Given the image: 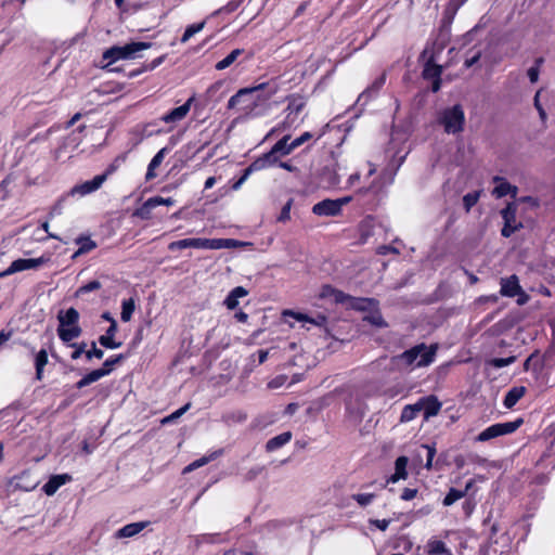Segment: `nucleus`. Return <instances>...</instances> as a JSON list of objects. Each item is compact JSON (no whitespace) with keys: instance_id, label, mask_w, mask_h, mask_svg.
<instances>
[{"instance_id":"nucleus-43","label":"nucleus","mask_w":555,"mask_h":555,"mask_svg":"<svg viewBox=\"0 0 555 555\" xmlns=\"http://www.w3.org/2000/svg\"><path fill=\"white\" fill-rule=\"evenodd\" d=\"M106 322H109L108 328H106V347H120V343H115L114 334L116 331V321L109 317L106 312Z\"/></svg>"},{"instance_id":"nucleus-16","label":"nucleus","mask_w":555,"mask_h":555,"mask_svg":"<svg viewBox=\"0 0 555 555\" xmlns=\"http://www.w3.org/2000/svg\"><path fill=\"white\" fill-rule=\"evenodd\" d=\"M101 288L102 283L99 280H94L79 287L75 293V297L89 302L100 297Z\"/></svg>"},{"instance_id":"nucleus-45","label":"nucleus","mask_w":555,"mask_h":555,"mask_svg":"<svg viewBox=\"0 0 555 555\" xmlns=\"http://www.w3.org/2000/svg\"><path fill=\"white\" fill-rule=\"evenodd\" d=\"M166 59V55H160L156 59H154L152 62L144 64L141 68L134 69L129 74V77L137 76L139 74H142L144 72L153 70L156 67H158Z\"/></svg>"},{"instance_id":"nucleus-64","label":"nucleus","mask_w":555,"mask_h":555,"mask_svg":"<svg viewBox=\"0 0 555 555\" xmlns=\"http://www.w3.org/2000/svg\"><path fill=\"white\" fill-rule=\"evenodd\" d=\"M153 199L156 204V207L160 205L172 206L176 203V201L171 197L164 198L162 196H153Z\"/></svg>"},{"instance_id":"nucleus-60","label":"nucleus","mask_w":555,"mask_h":555,"mask_svg":"<svg viewBox=\"0 0 555 555\" xmlns=\"http://www.w3.org/2000/svg\"><path fill=\"white\" fill-rule=\"evenodd\" d=\"M376 254L380 256H386L388 254L399 255L400 250L392 245H380L377 247Z\"/></svg>"},{"instance_id":"nucleus-21","label":"nucleus","mask_w":555,"mask_h":555,"mask_svg":"<svg viewBox=\"0 0 555 555\" xmlns=\"http://www.w3.org/2000/svg\"><path fill=\"white\" fill-rule=\"evenodd\" d=\"M312 212L317 216H337L340 214L339 204L335 199H323L312 207Z\"/></svg>"},{"instance_id":"nucleus-26","label":"nucleus","mask_w":555,"mask_h":555,"mask_svg":"<svg viewBox=\"0 0 555 555\" xmlns=\"http://www.w3.org/2000/svg\"><path fill=\"white\" fill-rule=\"evenodd\" d=\"M408 462L406 456H399L395 462V473L388 478L387 482L395 483L400 479H405L408 477Z\"/></svg>"},{"instance_id":"nucleus-30","label":"nucleus","mask_w":555,"mask_h":555,"mask_svg":"<svg viewBox=\"0 0 555 555\" xmlns=\"http://www.w3.org/2000/svg\"><path fill=\"white\" fill-rule=\"evenodd\" d=\"M271 149L276 153L279 159L289 155L294 151L291 143V135L285 134Z\"/></svg>"},{"instance_id":"nucleus-57","label":"nucleus","mask_w":555,"mask_h":555,"mask_svg":"<svg viewBox=\"0 0 555 555\" xmlns=\"http://www.w3.org/2000/svg\"><path fill=\"white\" fill-rule=\"evenodd\" d=\"M312 138H313V134L309 131H306V132L301 133L299 137L292 140L291 143H292L293 149L296 150L297 147L301 146L306 142L310 141Z\"/></svg>"},{"instance_id":"nucleus-61","label":"nucleus","mask_w":555,"mask_h":555,"mask_svg":"<svg viewBox=\"0 0 555 555\" xmlns=\"http://www.w3.org/2000/svg\"><path fill=\"white\" fill-rule=\"evenodd\" d=\"M391 520L390 519H369V524L371 526H375L382 531H386L389 527Z\"/></svg>"},{"instance_id":"nucleus-20","label":"nucleus","mask_w":555,"mask_h":555,"mask_svg":"<svg viewBox=\"0 0 555 555\" xmlns=\"http://www.w3.org/2000/svg\"><path fill=\"white\" fill-rule=\"evenodd\" d=\"M522 293L521 286L517 275L513 274L509 278L501 279L500 294L505 297H515Z\"/></svg>"},{"instance_id":"nucleus-49","label":"nucleus","mask_w":555,"mask_h":555,"mask_svg":"<svg viewBox=\"0 0 555 555\" xmlns=\"http://www.w3.org/2000/svg\"><path fill=\"white\" fill-rule=\"evenodd\" d=\"M102 375H104V369L95 370V371H93V372L89 373L88 375H86L83 378H81V379L78 382L77 386H78L79 388L85 387V386H87V385H89V384H91V383H93V382H95V380L100 379V377H101Z\"/></svg>"},{"instance_id":"nucleus-28","label":"nucleus","mask_w":555,"mask_h":555,"mask_svg":"<svg viewBox=\"0 0 555 555\" xmlns=\"http://www.w3.org/2000/svg\"><path fill=\"white\" fill-rule=\"evenodd\" d=\"M526 393V387L516 386L511 388L504 397L503 404L506 409H512Z\"/></svg>"},{"instance_id":"nucleus-35","label":"nucleus","mask_w":555,"mask_h":555,"mask_svg":"<svg viewBox=\"0 0 555 555\" xmlns=\"http://www.w3.org/2000/svg\"><path fill=\"white\" fill-rule=\"evenodd\" d=\"M156 208V204L153 197L147 198L139 208L135 209L134 216L142 220H150L153 217V209Z\"/></svg>"},{"instance_id":"nucleus-1","label":"nucleus","mask_w":555,"mask_h":555,"mask_svg":"<svg viewBox=\"0 0 555 555\" xmlns=\"http://www.w3.org/2000/svg\"><path fill=\"white\" fill-rule=\"evenodd\" d=\"M276 92L278 86L270 82L242 88L229 99L227 108L237 111L243 118L260 117Z\"/></svg>"},{"instance_id":"nucleus-27","label":"nucleus","mask_w":555,"mask_h":555,"mask_svg":"<svg viewBox=\"0 0 555 555\" xmlns=\"http://www.w3.org/2000/svg\"><path fill=\"white\" fill-rule=\"evenodd\" d=\"M248 295V291L243 286L234 287L225 297L224 305L229 310H234L238 306V299Z\"/></svg>"},{"instance_id":"nucleus-44","label":"nucleus","mask_w":555,"mask_h":555,"mask_svg":"<svg viewBox=\"0 0 555 555\" xmlns=\"http://www.w3.org/2000/svg\"><path fill=\"white\" fill-rule=\"evenodd\" d=\"M340 294L345 295L346 293L333 287L332 285L326 284V285L322 286L320 297L321 298L332 297L335 304L341 305V301L338 300Z\"/></svg>"},{"instance_id":"nucleus-48","label":"nucleus","mask_w":555,"mask_h":555,"mask_svg":"<svg viewBox=\"0 0 555 555\" xmlns=\"http://www.w3.org/2000/svg\"><path fill=\"white\" fill-rule=\"evenodd\" d=\"M481 191H474L463 196V206L466 212H468L479 201Z\"/></svg>"},{"instance_id":"nucleus-56","label":"nucleus","mask_w":555,"mask_h":555,"mask_svg":"<svg viewBox=\"0 0 555 555\" xmlns=\"http://www.w3.org/2000/svg\"><path fill=\"white\" fill-rule=\"evenodd\" d=\"M374 498L375 495L373 493H358L352 495V499L361 506L371 504Z\"/></svg>"},{"instance_id":"nucleus-15","label":"nucleus","mask_w":555,"mask_h":555,"mask_svg":"<svg viewBox=\"0 0 555 555\" xmlns=\"http://www.w3.org/2000/svg\"><path fill=\"white\" fill-rule=\"evenodd\" d=\"M48 261H49V258H47L44 256H41L39 258H29V259L20 258V259L14 260L9 266V273L14 274V273L25 271V270L37 269V268L41 267L42 264L47 263Z\"/></svg>"},{"instance_id":"nucleus-25","label":"nucleus","mask_w":555,"mask_h":555,"mask_svg":"<svg viewBox=\"0 0 555 555\" xmlns=\"http://www.w3.org/2000/svg\"><path fill=\"white\" fill-rule=\"evenodd\" d=\"M149 525L147 521L131 522L120 528L115 537L116 538H131L140 533Z\"/></svg>"},{"instance_id":"nucleus-36","label":"nucleus","mask_w":555,"mask_h":555,"mask_svg":"<svg viewBox=\"0 0 555 555\" xmlns=\"http://www.w3.org/2000/svg\"><path fill=\"white\" fill-rule=\"evenodd\" d=\"M442 74V67L435 64L433 60H428L423 69V78L426 80L440 78Z\"/></svg>"},{"instance_id":"nucleus-55","label":"nucleus","mask_w":555,"mask_h":555,"mask_svg":"<svg viewBox=\"0 0 555 555\" xmlns=\"http://www.w3.org/2000/svg\"><path fill=\"white\" fill-rule=\"evenodd\" d=\"M293 205V198H289L285 205L282 207L281 212L278 217L279 222L285 223L286 221L291 220V209Z\"/></svg>"},{"instance_id":"nucleus-8","label":"nucleus","mask_w":555,"mask_h":555,"mask_svg":"<svg viewBox=\"0 0 555 555\" xmlns=\"http://www.w3.org/2000/svg\"><path fill=\"white\" fill-rule=\"evenodd\" d=\"M279 162L280 159L276 157V153L270 149V151L257 157L247 168L244 169L240 179L233 184V189L237 190L253 172L275 167Z\"/></svg>"},{"instance_id":"nucleus-23","label":"nucleus","mask_w":555,"mask_h":555,"mask_svg":"<svg viewBox=\"0 0 555 555\" xmlns=\"http://www.w3.org/2000/svg\"><path fill=\"white\" fill-rule=\"evenodd\" d=\"M421 410L424 412V418L429 420L437 415L441 409V403L435 396H428L418 400Z\"/></svg>"},{"instance_id":"nucleus-39","label":"nucleus","mask_w":555,"mask_h":555,"mask_svg":"<svg viewBox=\"0 0 555 555\" xmlns=\"http://www.w3.org/2000/svg\"><path fill=\"white\" fill-rule=\"evenodd\" d=\"M243 52H244L243 49H234L224 59L217 62V64L215 65L216 69L223 70V69L228 68L237 60V57L241 54H243Z\"/></svg>"},{"instance_id":"nucleus-40","label":"nucleus","mask_w":555,"mask_h":555,"mask_svg":"<svg viewBox=\"0 0 555 555\" xmlns=\"http://www.w3.org/2000/svg\"><path fill=\"white\" fill-rule=\"evenodd\" d=\"M134 309H135V301L132 297H130L128 299H124L121 302V313H120L121 321H124V322L130 321L132 318V314L134 312Z\"/></svg>"},{"instance_id":"nucleus-14","label":"nucleus","mask_w":555,"mask_h":555,"mask_svg":"<svg viewBox=\"0 0 555 555\" xmlns=\"http://www.w3.org/2000/svg\"><path fill=\"white\" fill-rule=\"evenodd\" d=\"M317 353L314 349H300L299 352L293 357V365L309 370L315 366L320 361Z\"/></svg>"},{"instance_id":"nucleus-51","label":"nucleus","mask_w":555,"mask_h":555,"mask_svg":"<svg viewBox=\"0 0 555 555\" xmlns=\"http://www.w3.org/2000/svg\"><path fill=\"white\" fill-rule=\"evenodd\" d=\"M459 10H460L459 8H456L455 5L448 2L444 8V11H443V17H442L443 25L452 24Z\"/></svg>"},{"instance_id":"nucleus-6","label":"nucleus","mask_w":555,"mask_h":555,"mask_svg":"<svg viewBox=\"0 0 555 555\" xmlns=\"http://www.w3.org/2000/svg\"><path fill=\"white\" fill-rule=\"evenodd\" d=\"M57 333L63 341L67 343L79 336V313L75 308H69L65 311H60L57 314Z\"/></svg>"},{"instance_id":"nucleus-18","label":"nucleus","mask_w":555,"mask_h":555,"mask_svg":"<svg viewBox=\"0 0 555 555\" xmlns=\"http://www.w3.org/2000/svg\"><path fill=\"white\" fill-rule=\"evenodd\" d=\"M287 101V119L292 121L304 111L307 105V100L304 95L294 93L286 96Z\"/></svg>"},{"instance_id":"nucleus-53","label":"nucleus","mask_w":555,"mask_h":555,"mask_svg":"<svg viewBox=\"0 0 555 555\" xmlns=\"http://www.w3.org/2000/svg\"><path fill=\"white\" fill-rule=\"evenodd\" d=\"M543 62H544L543 57H538L534 62L535 64L528 69L527 74H528L529 80L532 83L538 81L539 74H540V66L542 65Z\"/></svg>"},{"instance_id":"nucleus-4","label":"nucleus","mask_w":555,"mask_h":555,"mask_svg":"<svg viewBox=\"0 0 555 555\" xmlns=\"http://www.w3.org/2000/svg\"><path fill=\"white\" fill-rule=\"evenodd\" d=\"M236 243L233 238L192 237L171 242L168 249L171 251L184 248L223 249L232 248L236 246Z\"/></svg>"},{"instance_id":"nucleus-34","label":"nucleus","mask_w":555,"mask_h":555,"mask_svg":"<svg viewBox=\"0 0 555 555\" xmlns=\"http://www.w3.org/2000/svg\"><path fill=\"white\" fill-rule=\"evenodd\" d=\"M222 454V450H217V451H212L211 453H209L208 455H205V456H202L201 459H197L195 460L194 462H192L191 464H189L185 468H184V473H188V472H192L194 469H197L206 464H208L209 462L218 459L220 455Z\"/></svg>"},{"instance_id":"nucleus-22","label":"nucleus","mask_w":555,"mask_h":555,"mask_svg":"<svg viewBox=\"0 0 555 555\" xmlns=\"http://www.w3.org/2000/svg\"><path fill=\"white\" fill-rule=\"evenodd\" d=\"M493 181L498 183L493 190V194L498 198L504 197L506 195H511L512 198H516L518 194V188L516 185L511 184L506 181L505 178L499 176H495Z\"/></svg>"},{"instance_id":"nucleus-33","label":"nucleus","mask_w":555,"mask_h":555,"mask_svg":"<svg viewBox=\"0 0 555 555\" xmlns=\"http://www.w3.org/2000/svg\"><path fill=\"white\" fill-rule=\"evenodd\" d=\"M167 152V149L164 147L162 150H159L155 155L154 157L152 158V160L150 162L149 166H147V171H146V175H145V179L149 181V180H152L156 177V173H155V169L157 167L160 166V164L163 163L164 158H165V154Z\"/></svg>"},{"instance_id":"nucleus-41","label":"nucleus","mask_w":555,"mask_h":555,"mask_svg":"<svg viewBox=\"0 0 555 555\" xmlns=\"http://www.w3.org/2000/svg\"><path fill=\"white\" fill-rule=\"evenodd\" d=\"M542 366L543 361L538 350L530 354L524 363V369L526 371H539L542 369Z\"/></svg>"},{"instance_id":"nucleus-62","label":"nucleus","mask_w":555,"mask_h":555,"mask_svg":"<svg viewBox=\"0 0 555 555\" xmlns=\"http://www.w3.org/2000/svg\"><path fill=\"white\" fill-rule=\"evenodd\" d=\"M285 382H286V376L280 375V376H276L275 378H273L272 380H270L268 384V387L271 389H276V388L282 387Z\"/></svg>"},{"instance_id":"nucleus-19","label":"nucleus","mask_w":555,"mask_h":555,"mask_svg":"<svg viewBox=\"0 0 555 555\" xmlns=\"http://www.w3.org/2000/svg\"><path fill=\"white\" fill-rule=\"evenodd\" d=\"M81 128L78 131H73L55 151L56 159H61L67 152L75 151L81 143Z\"/></svg>"},{"instance_id":"nucleus-31","label":"nucleus","mask_w":555,"mask_h":555,"mask_svg":"<svg viewBox=\"0 0 555 555\" xmlns=\"http://www.w3.org/2000/svg\"><path fill=\"white\" fill-rule=\"evenodd\" d=\"M292 439V433L291 431H284L271 439H269L266 443V450L268 452H273L286 443H288Z\"/></svg>"},{"instance_id":"nucleus-24","label":"nucleus","mask_w":555,"mask_h":555,"mask_svg":"<svg viewBox=\"0 0 555 555\" xmlns=\"http://www.w3.org/2000/svg\"><path fill=\"white\" fill-rule=\"evenodd\" d=\"M70 480L72 476L68 474L53 475L43 486V491L47 495H53L63 485Z\"/></svg>"},{"instance_id":"nucleus-11","label":"nucleus","mask_w":555,"mask_h":555,"mask_svg":"<svg viewBox=\"0 0 555 555\" xmlns=\"http://www.w3.org/2000/svg\"><path fill=\"white\" fill-rule=\"evenodd\" d=\"M338 300L341 301V305L346 307L348 310H354L360 312H367L373 307L379 305V301L375 298L370 297H353L349 294L339 295Z\"/></svg>"},{"instance_id":"nucleus-3","label":"nucleus","mask_w":555,"mask_h":555,"mask_svg":"<svg viewBox=\"0 0 555 555\" xmlns=\"http://www.w3.org/2000/svg\"><path fill=\"white\" fill-rule=\"evenodd\" d=\"M151 47L152 42L133 41L121 47L114 46L106 49V73L119 70V67L115 66L118 60H131L135 56L137 52L150 49Z\"/></svg>"},{"instance_id":"nucleus-63","label":"nucleus","mask_w":555,"mask_h":555,"mask_svg":"<svg viewBox=\"0 0 555 555\" xmlns=\"http://www.w3.org/2000/svg\"><path fill=\"white\" fill-rule=\"evenodd\" d=\"M263 472V467L262 466H256V467H253L250 468L246 475H245V479L248 480V481H251L254 480L258 475H260L261 473Z\"/></svg>"},{"instance_id":"nucleus-50","label":"nucleus","mask_w":555,"mask_h":555,"mask_svg":"<svg viewBox=\"0 0 555 555\" xmlns=\"http://www.w3.org/2000/svg\"><path fill=\"white\" fill-rule=\"evenodd\" d=\"M77 244L79 245L78 250L75 253L74 257H77L78 255L88 253L92 250L95 247V244L93 241H91L88 237H80L77 240Z\"/></svg>"},{"instance_id":"nucleus-12","label":"nucleus","mask_w":555,"mask_h":555,"mask_svg":"<svg viewBox=\"0 0 555 555\" xmlns=\"http://www.w3.org/2000/svg\"><path fill=\"white\" fill-rule=\"evenodd\" d=\"M39 485L38 478L29 470H24L10 480V487L14 490L33 491Z\"/></svg>"},{"instance_id":"nucleus-2","label":"nucleus","mask_w":555,"mask_h":555,"mask_svg":"<svg viewBox=\"0 0 555 555\" xmlns=\"http://www.w3.org/2000/svg\"><path fill=\"white\" fill-rule=\"evenodd\" d=\"M436 349H406L402 354L393 358V365L398 370H413L427 366L434 362Z\"/></svg>"},{"instance_id":"nucleus-47","label":"nucleus","mask_w":555,"mask_h":555,"mask_svg":"<svg viewBox=\"0 0 555 555\" xmlns=\"http://www.w3.org/2000/svg\"><path fill=\"white\" fill-rule=\"evenodd\" d=\"M205 21L203 22H199V23H194V24H191L189 25L182 37H181V42H186L189 41L195 34L199 33L201 30H203V28L205 27Z\"/></svg>"},{"instance_id":"nucleus-29","label":"nucleus","mask_w":555,"mask_h":555,"mask_svg":"<svg viewBox=\"0 0 555 555\" xmlns=\"http://www.w3.org/2000/svg\"><path fill=\"white\" fill-rule=\"evenodd\" d=\"M363 321L370 323L371 325L375 327H387L388 323L385 321L379 305L376 307H373L367 311V314L363 317Z\"/></svg>"},{"instance_id":"nucleus-46","label":"nucleus","mask_w":555,"mask_h":555,"mask_svg":"<svg viewBox=\"0 0 555 555\" xmlns=\"http://www.w3.org/2000/svg\"><path fill=\"white\" fill-rule=\"evenodd\" d=\"M428 555H442L448 553L444 542L440 540H429L427 543Z\"/></svg>"},{"instance_id":"nucleus-58","label":"nucleus","mask_w":555,"mask_h":555,"mask_svg":"<svg viewBox=\"0 0 555 555\" xmlns=\"http://www.w3.org/2000/svg\"><path fill=\"white\" fill-rule=\"evenodd\" d=\"M190 406H191V403L184 404L182 408L178 409L177 411H175L173 413H171L170 415L165 417L163 420V423L167 424V423L173 422L175 420L182 416L190 409Z\"/></svg>"},{"instance_id":"nucleus-7","label":"nucleus","mask_w":555,"mask_h":555,"mask_svg":"<svg viewBox=\"0 0 555 555\" xmlns=\"http://www.w3.org/2000/svg\"><path fill=\"white\" fill-rule=\"evenodd\" d=\"M438 121L443 126L447 133L462 132L465 125V114L460 104L443 109L438 118Z\"/></svg>"},{"instance_id":"nucleus-5","label":"nucleus","mask_w":555,"mask_h":555,"mask_svg":"<svg viewBox=\"0 0 555 555\" xmlns=\"http://www.w3.org/2000/svg\"><path fill=\"white\" fill-rule=\"evenodd\" d=\"M283 318L286 320L287 318H292L297 322L301 323V327L306 330H310L312 326L317 327L320 332V335H324L325 337H332L331 328H330V320L328 317L324 313H317L314 317H310L307 313L294 311L292 309H286L282 312Z\"/></svg>"},{"instance_id":"nucleus-32","label":"nucleus","mask_w":555,"mask_h":555,"mask_svg":"<svg viewBox=\"0 0 555 555\" xmlns=\"http://www.w3.org/2000/svg\"><path fill=\"white\" fill-rule=\"evenodd\" d=\"M473 486V481H468L466 483V487L464 490H459V489H455V488H451L449 490V492L447 493V495L444 496L443 499V505L444 506H450L452 505L453 503H455L456 501L461 500L462 498H464L466 495V493L468 492V490L472 488Z\"/></svg>"},{"instance_id":"nucleus-52","label":"nucleus","mask_w":555,"mask_h":555,"mask_svg":"<svg viewBox=\"0 0 555 555\" xmlns=\"http://www.w3.org/2000/svg\"><path fill=\"white\" fill-rule=\"evenodd\" d=\"M241 3H242V0H231L225 5L219 8L218 10H216L212 13V15H220V14H223V13H227V14L233 13L234 11H236L238 9Z\"/></svg>"},{"instance_id":"nucleus-38","label":"nucleus","mask_w":555,"mask_h":555,"mask_svg":"<svg viewBox=\"0 0 555 555\" xmlns=\"http://www.w3.org/2000/svg\"><path fill=\"white\" fill-rule=\"evenodd\" d=\"M421 411L422 410H421V405H420L418 401L414 404L405 405L401 412L400 422L409 423V422L413 421Z\"/></svg>"},{"instance_id":"nucleus-17","label":"nucleus","mask_w":555,"mask_h":555,"mask_svg":"<svg viewBox=\"0 0 555 555\" xmlns=\"http://www.w3.org/2000/svg\"><path fill=\"white\" fill-rule=\"evenodd\" d=\"M193 101H194V96H191L190 99L186 100V102L184 104H182L178 107H175L167 114H164L160 117V120L164 121L165 124H176V122L181 121L189 114Z\"/></svg>"},{"instance_id":"nucleus-10","label":"nucleus","mask_w":555,"mask_h":555,"mask_svg":"<svg viewBox=\"0 0 555 555\" xmlns=\"http://www.w3.org/2000/svg\"><path fill=\"white\" fill-rule=\"evenodd\" d=\"M518 205L515 202H509L500 211L503 219V227L501 229V235L505 238L511 237L515 232L522 229V223L517 221Z\"/></svg>"},{"instance_id":"nucleus-42","label":"nucleus","mask_w":555,"mask_h":555,"mask_svg":"<svg viewBox=\"0 0 555 555\" xmlns=\"http://www.w3.org/2000/svg\"><path fill=\"white\" fill-rule=\"evenodd\" d=\"M48 364V353L44 349H41L35 358L36 366V378L42 379L43 367Z\"/></svg>"},{"instance_id":"nucleus-59","label":"nucleus","mask_w":555,"mask_h":555,"mask_svg":"<svg viewBox=\"0 0 555 555\" xmlns=\"http://www.w3.org/2000/svg\"><path fill=\"white\" fill-rule=\"evenodd\" d=\"M421 448L426 450V452H427L425 466H426V468L429 469L431 467V465H433V460H434L435 454H436V449H435V447L428 446V444H423Z\"/></svg>"},{"instance_id":"nucleus-13","label":"nucleus","mask_w":555,"mask_h":555,"mask_svg":"<svg viewBox=\"0 0 555 555\" xmlns=\"http://www.w3.org/2000/svg\"><path fill=\"white\" fill-rule=\"evenodd\" d=\"M104 183V173L95 176L92 180L85 181L80 184L75 185L68 195L70 196H86L99 190Z\"/></svg>"},{"instance_id":"nucleus-9","label":"nucleus","mask_w":555,"mask_h":555,"mask_svg":"<svg viewBox=\"0 0 555 555\" xmlns=\"http://www.w3.org/2000/svg\"><path fill=\"white\" fill-rule=\"evenodd\" d=\"M524 423V420L521 417L516 418L512 422H505V423H496L493 424L486 429H483L476 438L475 440L478 442H486L491 439H494L500 436L513 434Z\"/></svg>"},{"instance_id":"nucleus-37","label":"nucleus","mask_w":555,"mask_h":555,"mask_svg":"<svg viewBox=\"0 0 555 555\" xmlns=\"http://www.w3.org/2000/svg\"><path fill=\"white\" fill-rule=\"evenodd\" d=\"M386 82V74L383 73L377 77L361 94V96L370 98L376 95Z\"/></svg>"},{"instance_id":"nucleus-54","label":"nucleus","mask_w":555,"mask_h":555,"mask_svg":"<svg viewBox=\"0 0 555 555\" xmlns=\"http://www.w3.org/2000/svg\"><path fill=\"white\" fill-rule=\"evenodd\" d=\"M514 361H515V357L494 358V359L487 361V364L494 366L496 369H501V367L512 364Z\"/></svg>"}]
</instances>
